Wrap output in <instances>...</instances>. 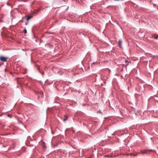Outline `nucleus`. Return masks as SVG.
Masks as SVG:
<instances>
[{"label": "nucleus", "instance_id": "1", "mask_svg": "<svg viewBox=\"0 0 158 158\" xmlns=\"http://www.w3.org/2000/svg\"><path fill=\"white\" fill-rule=\"evenodd\" d=\"M8 58V57L1 56L0 57V60L2 62H5L7 61V60Z\"/></svg>", "mask_w": 158, "mask_h": 158}, {"label": "nucleus", "instance_id": "2", "mask_svg": "<svg viewBox=\"0 0 158 158\" xmlns=\"http://www.w3.org/2000/svg\"><path fill=\"white\" fill-rule=\"evenodd\" d=\"M152 37L154 39L157 40L158 38V35L154 34L152 35Z\"/></svg>", "mask_w": 158, "mask_h": 158}, {"label": "nucleus", "instance_id": "3", "mask_svg": "<svg viewBox=\"0 0 158 158\" xmlns=\"http://www.w3.org/2000/svg\"><path fill=\"white\" fill-rule=\"evenodd\" d=\"M122 41L121 40H119L118 42V44L119 46L120 47H121L122 45Z\"/></svg>", "mask_w": 158, "mask_h": 158}, {"label": "nucleus", "instance_id": "4", "mask_svg": "<svg viewBox=\"0 0 158 158\" xmlns=\"http://www.w3.org/2000/svg\"><path fill=\"white\" fill-rule=\"evenodd\" d=\"M42 146L43 148L44 149H45L46 148V146L45 145V143L44 142H43L42 144Z\"/></svg>", "mask_w": 158, "mask_h": 158}, {"label": "nucleus", "instance_id": "5", "mask_svg": "<svg viewBox=\"0 0 158 158\" xmlns=\"http://www.w3.org/2000/svg\"><path fill=\"white\" fill-rule=\"evenodd\" d=\"M32 16L31 15L27 17V18L26 20L27 21H28L29 20H30V19L31 18H32Z\"/></svg>", "mask_w": 158, "mask_h": 158}, {"label": "nucleus", "instance_id": "6", "mask_svg": "<svg viewBox=\"0 0 158 158\" xmlns=\"http://www.w3.org/2000/svg\"><path fill=\"white\" fill-rule=\"evenodd\" d=\"M84 22L85 23H88V20L87 19H84Z\"/></svg>", "mask_w": 158, "mask_h": 158}, {"label": "nucleus", "instance_id": "7", "mask_svg": "<svg viewBox=\"0 0 158 158\" xmlns=\"http://www.w3.org/2000/svg\"><path fill=\"white\" fill-rule=\"evenodd\" d=\"M146 153V152H145L143 151H141V152H140V154H145Z\"/></svg>", "mask_w": 158, "mask_h": 158}, {"label": "nucleus", "instance_id": "8", "mask_svg": "<svg viewBox=\"0 0 158 158\" xmlns=\"http://www.w3.org/2000/svg\"><path fill=\"white\" fill-rule=\"evenodd\" d=\"M68 119L67 117L66 116L64 117V121H66Z\"/></svg>", "mask_w": 158, "mask_h": 158}, {"label": "nucleus", "instance_id": "9", "mask_svg": "<svg viewBox=\"0 0 158 158\" xmlns=\"http://www.w3.org/2000/svg\"><path fill=\"white\" fill-rule=\"evenodd\" d=\"M23 31V32L25 33H27V30L26 29H24Z\"/></svg>", "mask_w": 158, "mask_h": 158}, {"label": "nucleus", "instance_id": "10", "mask_svg": "<svg viewBox=\"0 0 158 158\" xmlns=\"http://www.w3.org/2000/svg\"><path fill=\"white\" fill-rule=\"evenodd\" d=\"M12 115H10V114H8L7 116L10 118H11V117L12 116Z\"/></svg>", "mask_w": 158, "mask_h": 158}, {"label": "nucleus", "instance_id": "11", "mask_svg": "<svg viewBox=\"0 0 158 158\" xmlns=\"http://www.w3.org/2000/svg\"><path fill=\"white\" fill-rule=\"evenodd\" d=\"M28 23V21H27V22L25 23V25H27Z\"/></svg>", "mask_w": 158, "mask_h": 158}, {"label": "nucleus", "instance_id": "12", "mask_svg": "<svg viewBox=\"0 0 158 158\" xmlns=\"http://www.w3.org/2000/svg\"><path fill=\"white\" fill-rule=\"evenodd\" d=\"M20 22H21V23H23V21L22 20H20Z\"/></svg>", "mask_w": 158, "mask_h": 158}, {"label": "nucleus", "instance_id": "13", "mask_svg": "<svg viewBox=\"0 0 158 158\" xmlns=\"http://www.w3.org/2000/svg\"><path fill=\"white\" fill-rule=\"evenodd\" d=\"M125 62L126 63H128V61H127V60H125Z\"/></svg>", "mask_w": 158, "mask_h": 158}, {"label": "nucleus", "instance_id": "14", "mask_svg": "<svg viewBox=\"0 0 158 158\" xmlns=\"http://www.w3.org/2000/svg\"><path fill=\"white\" fill-rule=\"evenodd\" d=\"M78 152H79V153H80V150Z\"/></svg>", "mask_w": 158, "mask_h": 158}, {"label": "nucleus", "instance_id": "15", "mask_svg": "<svg viewBox=\"0 0 158 158\" xmlns=\"http://www.w3.org/2000/svg\"><path fill=\"white\" fill-rule=\"evenodd\" d=\"M81 151H82V153H83V150H82Z\"/></svg>", "mask_w": 158, "mask_h": 158}, {"label": "nucleus", "instance_id": "16", "mask_svg": "<svg viewBox=\"0 0 158 158\" xmlns=\"http://www.w3.org/2000/svg\"><path fill=\"white\" fill-rule=\"evenodd\" d=\"M80 156H81V157H82L83 156H80Z\"/></svg>", "mask_w": 158, "mask_h": 158}, {"label": "nucleus", "instance_id": "17", "mask_svg": "<svg viewBox=\"0 0 158 158\" xmlns=\"http://www.w3.org/2000/svg\"><path fill=\"white\" fill-rule=\"evenodd\" d=\"M44 74V73H42V74L43 75V74Z\"/></svg>", "mask_w": 158, "mask_h": 158}, {"label": "nucleus", "instance_id": "18", "mask_svg": "<svg viewBox=\"0 0 158 158\" xmlns=\"http://www.w3.org/2000/svg\"><path fill=\"white\" fill-rule=\"evenodd\" d=\"M94 64V63H93L92 64Z\"/></svg>", "mask_w": 158, "mask_h": 158}, {"label": "nucleus", "instance_id": "19", "mask_svg": "<svg viewBox=\"0 0 158 158\" xmlns=\"http://www.w3.org/2000/svg\"><path fill=\"white\" fill-rule=\"evenodd\" d=\"M137 155V154L135 155H134V156H136V155Z\"/></svg>", "mask_w": 158, "mask_h": 158}, {"label": "nucleus", "instance_id": "20", "mask_svg": "<svg viewBox=\"0 0 158 158\" xmlns=\"http://www.w3.org/2000/svg\"><path fill=\"white\" fill-rule=\"evenodd\" d=\"M23 18H24V17H23V18H22V19H23Z\"/></svg>", "mask_w": 158, "mask_h": 158}, {"label": "nucleus", "instance_id": "21", "mask_svg": "<svg viewBox=\"0 0 158 158\" xmlns=\"http://www.w3.org/2000/svg\"><path fill=\"white\" fill-rule=\"evenodd\" d=\"M82 70H83V69L82 68ZM83 71V70H82Z\"/></svg>", "mask_w": 158, "mask_h": 158}, {"label": "nucleus", "instance_id": "22", "mask_svg": "<svg viewBox=\"0 0 158 158\" xmlns=\"http://www.w3.org/2000/svg\"><path fill=\"white\" fill-rule=\"evenodd\" d=\"M63 0V1H64V2H65V1H64V0Z\"/></svg>", "mask_w": 158, "mask_h": 158}, {"label": "nucleus", "instance_id": "23", "mask_svg": "<svg viewBox=\"0 0 158 158\" xmlns=\"http://www.w3.org/2000/svg\"><path fill=\"white\" fill-rule=\"evenodd\" d=\"M1 66V64H0V66Z\"/></svg>", "mask_w": 158, "mask_h": 158}]
</instances>
